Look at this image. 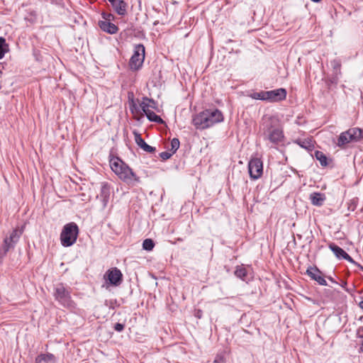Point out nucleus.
Returning <instances> with one entry per match:
<instances>
[{
	"mask_svg": "<svg viewBox=\"0 0 363 363\" xmlns=\"http://www.w3.org/2000/svg\"><path fill=\"white\" fill-rule=\"evenodd\" d=\"M22 231L18 229H14L10 233L9 236L6 237L4 240L3 244L0 249V261L6 255V254L11 250L13 249L16 244L18 242Z\"/></svg>",
	"mask_w": 363,
	"mask_h": 363,
	"instance_id": "obj_4",
	"label": "nucleus"
},
{
	"mask_svg": "<svg viewBox=\"0 0 363 363\" xmlns=\"http://www.w3.org/2000/svg\"><path fill=\"white\" fill-rule=\"evenodd\" d=\"M362 138V130L358 128H352L342 133L338 138L337 145L344 147L350 143L357 142Z\"/></svg>",
	"mask_w": 363,
	"mask_h": 363,
	"instance_id": "obj_3",
	"label": "nucleus"
},
{
	"mask_svg": "<svg viewBox=\"0 0 363 363\" xmlns=\"http://www.w3.org/2000/svg\"><path fill=\"white\" fill-rule=\"evenodd\" d=\"M55 356L51 353L40 354L35 358V363H56Z\"/></svg>",
	"mask_w": 363,
	"mask_h": 363,
	"instance_id": "obj_20",
	"label": "nucleus"
},
{
	"mask_svg": "<svg viewBox=\"0 0 363 363\" xmlns=\"http://www.w3.org/2000/svg\"><path fill=\"white\" fill-rule=\"evenodd\" d=\"M106 283L112 286H119L123 280L121 272L116 267L108 269L104 276Z\"/></svg>",
	"mask_w": 363,
	"mask_h": 363,
	"instance_id": "obj_9",
	"label": "nucleus"
},
{
	"mask_svg": "<svg viewBox=\"0 0 363 363\" xmlns=\"http://www.w3.org/2000/svg\"><path fill=\"white\" fill-rule=\"evenodd\" d=\"M123 169L118 177L128 184H133L135 182H139V177L133 172V170L125 164L123 166Z\"/></svg>",
	"mask_w": 363,
	"mask_h": 363,
	"instance_id": "obj_10",
	"label": "nucleus"
},
{
	"mask_svg": "<svg viewBox=\"0 0 363 363\" xmlns=\"http://www.w3.org/2000/svg\"><path fill=\"white\" fill-rule=\"evenodd\" d=\"M112 6L115 11L120 16H124L127 13V4L123 0H118Z\"/></svg>",
	"mask_w": 363,
	"mask_h": 363,
	"instance_id": "obj_22",
	"label": "nucleus"
},
{
	"mask_svg": "<svg viewBox=\"0 0 363 363\" xmlns=\"http://www.w3.org/2000/svg\"><path fill=\"white\" fill-rule=\"evenodd\" d=\"M330 65L333 67V77L331 79V82L334 84H337L338 79L341 75V61L339 59H334L330 62Z\"/></svg>",
	"mask_w": 363,
	"mask_h": 363,
	"instance_id": "obj_15",
	"label": "nucleus"
},
{
	"mask_svg": "<svg viewBox=\"0 0 363 363\" xmlns=\"http://www.w3.org/2000/svg\"><path fill=\"white\" fill-rule=\"evenodd\" d=\"M310 200L313 205L321 206L325 200V196L322 193L314 192L310 195Z\"/></svg>",
	"mask_w": 363,
	"mask_h": 363,
	"instance_id": "obj_21",
	"label": "nucleus"
},
{
	"mask_svg": "<svg viewBox=\"0 0 363 363\" xmlns=\"http://www.w3.org/2000/svg\"><path fill=\"white\" fill-rule=\"evenodd\" d=\"M124 327H125L124 324L119 323H117L114 325V329L117 332H121L124 329Z\"/></svg>",
	"mask_w": 363,
	"mask_h": 363,
	"instance_id": "obj_37",
	"label": "nucleus"
},
{
	"mask_svg": "<svg viewBox=\"0 0 363 363\" xmlns=\"http://www.w3.org/2000/svg\"><path fill=\"white\" fill-rule=\"evenodd\" d=\"M133 97H134L133 93V92H129L128 93V99L130 101V104L132 105V106L133 108H135V102H134Z\"/></svg>",
	"mask_w": 363,
	"mask_h": 363,
	"instance_id": "obj_38",
	"label": "nucleus"
},
{
	"mask_svg": "<svg viewBox=\"0 0 363 363\" xmlns=\"http://www.w3.org/2000/svg\"><path fill=\"white\" fill-rule=\"evenodd\" d=\"M223 121V116L218 109H207L195 116L193 124L198 129L208 128Z\"/></svg>",
	"mask_w": 363,
	"mask_h": 363,
	"instance_id": "obj_1",
	"label": "nucleus"
},
{
	"mask_svg": "<svg viewBox=\"0 0 363 363\" xmlns=\"http://www.w3.org/2000/svg\"><path fill=\"white\" fill-rule=\"evenodd\" d=\"M99 26L103 31L109 34H115L118 30L114 23L106 21H99Z\"/></svg>",
	"mask_w": 363,
	"mask_h": 363,
	"instance_id": "obj_18",
	"label": "nucleus"
},
{
	"mask_svg": "<svg viewBox=\"0 0 363 363\" xmlns=\"http://www.w3.org/2000/svg\"><path fill=\"white\" fill-rule=\"evenodd\" d=\"M179 145H180V143H179V139L173 138L170 143L171 147L168 150L170 151L171 152H172V154L174 155L177 152V150L179 149Z\"/></svg>",
	"mask_w": 363,
	"mask_h": 363,
	"instance_id": "obj_30",
	"label": "nucleus"
},
{
	"mask_svg": "<svg viewBox=\"0 0 363 363\" xmlns=\"http://www.w3.org/2000/svg\"><path fill=\"white\" fill-rule=\"evenodd\" d=\"M146 116L147 119L150 121L155 122L157 123H163L164 121L161 118L160 116H157L154 111H150L149 112L146 113Z\"/></svg>",
	"mask_w": 363,
	"mask_h": 363,
	"instance_id": "obj_25",
	"label": "nucleus"
},
{
	"mask_svg": "<svg viewBox=\"0 0 363 363\" xmlns=\"http://www.w3.org/2000/svg\"><path fill=\"white\" fill-rule=\"evenodd\" d=\"M307 275L311 277V279L317 281L320 285L327 286V282L324 279L323 273L316 267H309L306 270Z\"/></svg>",
	"mask_w": 363,
	"mask_h": 363,
	"instance_id": "obj_12",
	"label": "nucleus"
},
{
	"mask_svg": "<svg viewBox=\"0 0 363 363\" xmlns=\"http://www.w3.org/2000/svg\"><path fill=\"white\" fill-rule=\"evenodd\" d=\"M213 363H225V358H224L223 355H221V354L216 355Z\"/></svg>",
	"mask_w": 363,
	"mask_h": 363,
	"instance_id": "obj_35",
	"label": "nucleus"
},
{
	"mask_svg": "<svg viewBox=\"0 0 363 363\" xmlns=\"http://www.w3.org/2000/svg\"><path fill=\"white\" fill-rule=\"evenodd\" d=\"M315 157L320 162L321 166L326 167L328 165V158L322 152L315 151Z\"/></svg>",
	"mask_w": 363,
	"mask_h": 363,
	"instance_id": "obj_26",
	"label": "nucleus"
},
{
	"mask_svg": "<svg viewBox=\"0 0 363 363\" xmlns=\"http://www.w3.org/2000/svg\"><path fill=\"white\" fill-rule=\"evenodd\" d=\"M9 51V45L6 43L5 38L0 37V59L3 58L5 53Z\"/></svg>",
	"mask_w": 363,
	"mask_h": 363,
	"instance_id": "obj_27",
	"label": "nucleus"
},
{
	"mask_svg": "<svg viewBox=\"0 0 363 363\" xmlns=\"http://www.w3.org/2000/svg\"><path fill=\"white\" fill-rule=\"evenodd\" d=\"M123 166H125V164L118 157H113L110 160V167L118 176L121 174L123 169Z\"/></svg>",
	"mask_w": 363,
	"mask_h": 363,
	"instance_id": "obj_17",
	"label": "nucleus"
},
{
	"mask_svg": "<svg viewBox=\"0 0 363 363\" xmlns=\"http://www.w3.org/2000/svg\"><path fill=\"white\" fill-rule=\"evenodd\" d=\"M248 171L251 179L260 178L263 173V163L259 158H252L248 163Z\"/></svg>",
	"mask_w": 363,
	"mask_h": 363,
	"instance_id": "obj_8",
	"label": "nucleus"
},
{
	"mask_svg": "<svg viewBox=\"0 0 363 363\" xmlns=\"http://www.w3.org/2000/svg\"><path fill=\"white\" fill-rule=\"evenodd\" d=\"M110 193H111V189L108 184L104 183L102 184L101 188V192H100V198L101 199L103 206L105 208L109 201L110 197Z\"/></svg>",
	"mask_w": 363,
	"mask_h": 363,
	"instance_id": "obj_19",
	"label": "nucleus"
},
{
	"mask_svg": "<svg viewBox=\"0 0 363 363\" xmlns=\"http://www.w3.org/2000/svg\"><path fill=\"white\" fill-rule=\"evenodd\" d=\"M102 18H104L103 21H106L111 22V21L113 19L114 16L111 13H103Z\"/></svg>",
	"mask_w": 363,
	"mask_h": 363,
	"instance_id": "obj_34",
	"label": "nucleus"
},
{
	"mask_svg": "<svg viewBox=\"0 0 363 363\" xmlns=\"http://www.w3.org/2000/svg\"><path fill=\"white\" fill-rule=\"evenodd\" d=\"M54 296L55 300L64 306L70 307L72 304L70 293L62 284H59L55 287Z\"/></svg>",
	"mask_w": 363,
	"mask_h": 363,
	"instance_id": "obj_7",
	"label": "nucleus"
},
{
	"mask_svg": "<svg viewBox=\"0 0 363 363\" xmlns=\"http://www.w3.org/2000/svg\"><path fill=\"white\" fill-rule=\"evenodd\" d=\"M118 0H108V1L111 4V5L113 6V4H115V2H116Z\"/></svg>",
	"mask_w": 363,
	"mask_h": 363,
	"instance_id": "obj_41",
	"label": "nucleus"
},
{
	"mask_svg": "<svg viewBox=\"0 0 363 363\" xmlns=\"http://www.w3.org/2000/svg\"><path fill=\"white\" fill-rule=\"evenodd\" d=\"M38 14L36 11H31L25 17V20L30 23V24H34L37 21Z\"/></svg>",
	"mask_w": 363,
	"mask_h": 363,
	"instance_id": "obj_29",
	"label": "nucleus"
},
{
	"mask_svg": "<svg viewBox=\"0 0 363 363\" xmlns=\"http://www.w3.org/2000/svg\"><path fill=\"white\" fill-rule=\"evenodd\" d=\"M286 97V91L285 89L280 88L272 91H267V101L271 102L280 101Z\"/></svg>",
	"mask_w": 363,
	"mask_h": 363,
	"instance_id": "obj_13",
	"label": "nucleus"
},
{
	"mask_svg": "<svg viewBox=\"0 0 363 363\" xmlns=\"http://www.w3.org/2000/svg\"><path fill=\"white\" fill-rule=\"evenodd\" d=\"M252 99L267 101V91L254 92L250 95Z\"/></svg>",
	"mask_w": 363,
	"mask_h": 363,
	"instance_id": "obj_28",
	"label": "nucleus"
},
{
	"mask_svg": "<svg viewBox=\"0 0 363 363\" xmlns=\"http://www.w3.org/2000/svg\"><path fill=\"white\" fill-rule=\"evenodd\" d=\"M155 243L151 239H145L143 242V247L144 250L150 251L153 249Z\"/></svg>",
	"mask_w": 363,
	"mask_h": 363,
	"instance_id": "obj_31",
	"label": "nucleus"
},
{
	"mask_svg": "<svg viewBox=\"0 0 363 363\" xmlns=\"http://www.w3.org/2000/svg\"><path fill=\"white\" fill-rule=\"evenodd\" d=\"M123 169L118 177L128 184H133L135 182H139V177L133 172V170L125 164L123 166Z\"/></svg>",
	"mask_w": 363,
	"mask_h": 363,
	"instance_id": "obj_11",
	"label": "nucleus"
},
{
	"mask_svg": "<svg viewBox=\"0 0 363 363\" xmlns=\"http://www.w3.org/2000/svg\"><path fill=\"white\" fill-rule=\"evenodd\" d=\"M247 274V269L242 265L236 267V269L235 271V275L238 278H240L242 280L245 281L246 279Z\"/></svg>",
	"mask_w": 363,
	"mask_h": 363,
	"instance_id": "obj_24",
	"label": "nucleus"
},
{
	"mask_svg": "<svg viewBox=\"0 0 363 363\" xmlns=\"http://www.w3.org/2000/svg\"><path fill=\"white\" fill-rule=\"evenodd\" d=\"M331 251L335 254L337 258L344 259L350 263L357 264L354 259L341 247L334 243H330L328 245Z\"/></svg>",
	"mask_w": 363,
	"mask_h": 363,
	"instance_id": "obj_14",
	"label": "nucleus"
},
{
	"mask_svg": "<svg viewBox=\"0 0 363 363\" xmlns=\"http://www.w3.org/2000/svg\"><path fill=\"white\" fill-rule=\"evenodd\" d=\"M359 350L363 352V341H362V343L361 347L359 348Z\"/></svg>",
	"mask_w": 363,
	"mask_h": 363,
	"instance_id": "obj_42",
	"label": "nucleus"
},
{
	"mask_svg": "<svg viewBox=\"0 0 363 363\" xmlns=\"http://www.w3.org/2000/svg\"><path fill=\"white\" fill-rule=\"evenodd\" d=\"M145 59V47L142 44H138L134 48V53L132 55L129 66L133 70H138L143 65Z\"/></svg>",
	"mask_w": 363,
	"mask_h": 363,
	"instance_id": "obj_6",
	"label": "nucleus"
},
{
	"mask_svg": "<svg viewBox=\"0 0 363 363\" xmlns=\"http://www.w3.org/2000/svg\"><path fill=\"white\" fill-rule=\"evenodd\" d=\"M359 306L362 309H363V299L359 302Z\"/></svg>",
	"mask_w": 363,
	"mask_h": 363,
	"instance_id": "obj_40",
	"label": "nucleus"
},
{
	"mask_svg": "<svg viewBox=\"0 0 363 363\" xmlns=\"http://www.w3.org/2000/svg\"><path fill=\"white\" fill-rule=\"evenodd\" d=\"M296 143H297L301 147H303L306 150H311L313 148V145L311 140L298 139L296 140Z\"/></svg>",
	"mask_w": 363,
	"mask_h": 363,
	"instance_id": "obj_23",
	"label": "nucleus"
},
{
	"mask_svg": "<svg viewBox=\"0 0 363 363\" xmlns=\"http://www.w3.org/2000/svg\"><path fill=\"white\" fill-rule=\"evenodd\" d=\"M78 226L74 223L66 224L60 234V240L64 247L72 245L77 240L78 236Z\"/></svg>",
	"mask_w": 363,
	"mask_h": 363,
	"instance_id": "obj_2",
	"label": "nucleus"
},
{
	"mask_svg": "<svg viewBox=\"0 0 363 363\" xmlns=\"http://www.w3.org/2000/svg\"><path fill=\"white\" fill-rule=\"evenodd\" d=\"M328 279H329L331 282H333V283H334V284H337V282H336V281H335L332 277H328Z\"/></svg>",
	"mask_w": 363,
	"mask_h": 363,
	"instance_id": "obj_39",
	"label": "nucleus"
},
{
	"mask_svg": "<svg viewBox=\"0 0 363 363\" xmlns=\"http://www.w3.org/2000/svg\"><path fill=\"white\" fill-rule=\"evenodd\" d=\"M263 135L265 140H268L274 144H278L284 138L283 131L279 128L271 124H264Z\"/></svg>",
	"mask_w": 363,
	"mask_h": 363,
	"instance_id": "obj_5",
	"label": "nucleus"
},
{
	"mask_svg": "<svg viewBox=\"0 0 363 363\" xmlns=\"http://www.w3.org/2000/svg\"><path fill=\"white\" fill-rule=\"evenodd\" d=\"M145 100H146L147 101L150 108H153V109L156 108V102L153 99H148L147 97H145Z\"/></svg>",
	"mask_w": 363,
	"mask_h": 363,
	"instance_id": "obj_36",
	"label": "nucleus"
},
{
	"mask_svg": "<svg viewBox=\"0 0 363 363\" xmlns=\"http://www.w3.org/2000/svg\"><path fill=\"white\" fill-rule=\"evenodd\" d=\"M135 136V141L136 144L144 151L147 152H154L155 151V148L147 145L145 140L142 138L141 135L135 131L133 132Z\"/></svg>",
	"mask_w": 363,
	"mask_h": 363,
	"instance_id": "obj_16",
	"label": "nucleus"
},
{
	"mask_svg": "<svg viewBox=\"0 0 363 363\" xmlns=\"http://www.w3.org/2000/svg\"><path fill=\"white\" fill-rule=\"evenodd\" d=\"M172 155H173L172 152H171L169 150L162 152L160 154V157L163 160H167L169 159Z\"/></svg>",
	"mask_w": 363,
	"mask_h": 363,
	"instance_id": "obj_33",
	"label": "nucleus"
},
{
	"mask_svg": "<svg viewBox=\"0 0 363 363\" xmlns=\"http://www.w3.org/2000/svg\"><path fill=\"white\" fill-rule=\"evenodd\" d=\"M140 106L142 108L143 111L145 113V114H146V113H147L150 111H151L150 109V107L149 106V104H148L147 101L146 100H145V97L143 98V101L140 104Z\"/></svg>",
	"mask_w": 363,
	"mask_h": 363,
	"instance_id": "obj_32",
	"label": "nucleus"
}]
</instances>
